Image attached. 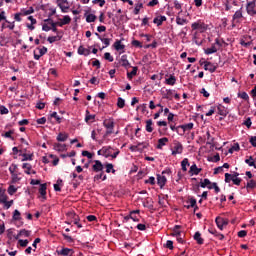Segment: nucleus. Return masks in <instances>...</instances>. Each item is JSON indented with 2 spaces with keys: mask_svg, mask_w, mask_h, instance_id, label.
Listing matches in <instances>:
<instances>
[{
  "mask_svg": "<svg viewBox=\"0 0 256 256\" xmlns=\"http://www.w3.org/2000/svg\"><path fill=\"white\" fill-rule=\"evenodd\" d=\"M204 69L205 71H209L210 73H215V71H217V66H215L213 63L211 62H204Z\"/></svg>",
  "mask_w": 256,
  "mask_h": 256,
  "instance_id": "nucleus-11",
  "label": "nucleus"
},
{
  "mask_svg": "<svg viewBox=\"0 0 256 256\" xmlns=\"http://www.w3.org/2000/svg\"><path fill=\"white\" fill-rule=\"evenodd\" d=\"M211 185V180L209 179H204L203 182L200 183V187H202V189H205V187H208Z\"/></svg>",
  "mask_w": 256,
  "mask_h": 256,
  "instance_id": "nucleus-43",
  "label": "nucleus"
},
{
  "mask_svg": "<svg viewBox=\"0 0 256 256\" xmlns=\"http://www.w3.org/2000/svg\"><path fill=\"white\" fill-rule=\"evenodd\" d=\"M22 161H33V154H22Z\"/></svg>",
  "mask_w": 256,
  "mask_h": 256,
  "instance_id": "nucleus-44",
  "label": "nucleus"
},
{
  "mask_svg": "<svg viewBox=\"0 0 256 256\" xmlns=\"http://www.w3.org/2000/svg\"><path fill=\"white\" fill-rule=\"evenodd\" d=\"M183 153V144L175 140L172 146V155H181Z\"/></svg>",
  "mask_w": 256,
  "mask_h": 256,
  "instance_id": "nucleus-2",
  "label": "nucleus"
},
{
  "mask_svg": "<svg viewBox=\"0 0 256 256\" xmlns=\"http://www.w3.org/2000/svg\"><path fill=\"white\" fill-rule=\"evenodd\" d=\"M194 239L198 243V245H203L204 240H203V238H201V233L196 232L194 234Z\"/></svg>",
  "mask_w": 256,
  "mask_h": 256,
  "instance_id": "nucleus-32",
  "label": "nucleus"
},
{
  "mask_svg": "<svg viewBox=\"0 0 256 256\" xmlns=\"http://www.w3.org/2000/svg\"><path fill=\"white\" fill-rule=\"evenodd\" d=\"M44 23L51 25V31H53V33H57V26L59 27V22H54L51 18H47L44 20Z\"/></svg>",
  "mask_w": 256,
  "mask_h": 256,
  "instance_id": "nucleus-7",
  "label": "nucleus"
},
{
  "mask_svg": "<svg viewBox=\"0 0 256 256\" xmlns=\"http://www.w3.org/2000/svg\"><path fill=\"white\" fill-rule=\"evenodd\" d=\"M245 163L247 165H249V167H253V165H255V161L253 160V156H250L249 159H246Z\"/></svg>",
  "mask_w": 256,
  "mask_h": 256,
  "instance_id": "nucleus-55",
  "label": "nucleus"
},
{
  "mask_svg": "<svg viewBox=\"0 0 256 256\" xmlns=\"http://www.w3.org/2000/svg\"><path fill=\"white\" fill-rule=\"evenodd\" d=\"M8 193H9L10 195H15V193H17V187H15L14 185H10V186L8 187Z\"/></svg>",
  "mask_w": 256,
  "mask_h": 256,
  "instance_id": "nucleus-47",
  "label": "nucleus"
},
{
  "mask_svg": "<svg viewBox=\"0 0 256 256\" xmlns=\"http://www.w3.org/2000/svg\"><path fill=\"white\" fill-rule=\"evenodd\" d=\"M100 41L105 45V47H109V45H111V39L109 38H100Z\"/></svg>",
  "mask_w": 256,
  "mask_h": 256,
  "instance_id": "nucleus-53",
  "label": "nucleus"
},
{
  "mask_svg": "<svg viewBox=\"0 0 256 256\" xmlns=\"http://www.w3.org/2000/svg\"><path fill=\"white\" fill-rule=\"evenodd\" d=\"M19 237H31V231L22 229L16 236H14V239L17 240Z\"/></svg>",
  "mask_w": 256,
  "mask_h": 256,
  "instance_id": "nucleus-16",
  "label": "nucleus"
},
{
  "mask_svg": "<svg viewBox=\"0 0 256 256\" xmlns=\"http://www.w3.org/2000/svg\"><path fill=\"white\" fill-rule=\"evenodd\" d=\"M219 51V47L212 44L210 48L204 50L206 55H213V53H217Z\"/></svg>",
  "mask_w": 256,
  "mask_h": 256,
  "instance_id": "nucleus-20",
  "label": "nucleus"
},
{
  "mask_svg": "<svg viewBox=\"0 0 256 256\" xmlns=\"http://www.w3.org/2000/svg\"><path fill=\"white\" fill-rule=\"evenodd\" d=\"M250 143H251L252 147H256V136H252L250 138Z\"/></svg>",
  "mask_w": 256,
  "mask_h": 256,
  "instance_id": "nucleus-64",
  "label": "nucleus"
},
{
  "mask_svg": "<svg viewBox=\"0 0 256 256\" xmlns=\"http://www.w3.org/2000/svg\"><path fill=\"white\" fill-rule=\"evenodd\" d=\"M39 193L43 199H47V184H40Z\"/></svg>",
  "mask_w": 256,
  "mask_h": 256,
  "instance_id": "nucleus-18",
  "label": "nucleus"
},
{
  "mask_svg": "<svg viewBox=\"0 0 256 256\" xmlns=\"http://www.w3.org/2000/svg\"><path fill=\"white\" fill-rule=\"evenodd\" d=\"M104 59H106V61H109L110 63H113V61H114L113 56H111V53H109V52H106L104 54Z\"/></svg>",
  "mask_w": 256,
  "mask_h": 256,
  "instance_id": "nucleus-52",
  "label": "nucleus"
},
{
  "mask_svg": "<svg viewBox=\"0 0 256 256\" xmlns=\"http://www.w3.org/2000/svg\"><path fill=\"white\" fill-rule=\"evenodd\" d=\"M120 65L122 67H131V64L129 63V60H127V55H122L119 61Z\"/></svg>",
  "mask_w": 256,
  "mask_h": 256,
  "instance_id": "nucleus-21",
  "label": "nucleus"
},
{
  "mask_svg": "<svg viewBox=\"0 0 256 256\" xmlns=\"http://www.w3.org/2000/svg\"><path fill=\"white\" fill-rule=\"evenodd\" d=\"M58 7H60L62 13H68L69 6L63 5L59 0H57Z\"/></svg>",
  "mask_w": 256,
  "mask_h": 256,
  "instance_id": "nucleus-38",
  "label": "nucleus"
},
{
  "mask_svg": "<svg viewBox=\"0 0 256 256\" xmlns=\"http://www.w3.org/2000/svg\"><path fill=\"white\" fill-rule=\"evenodd\" d=\"M194 124L192 122L188 123V124H184V125H180V135H185L186 131H191V129H193Z\"/></svg>",
  "mask_w": 256,
  "mask_h": 256,
  "instance_id": "nucleus-8",
  "label": "nucleus"
},
{
  "mask_svg": "<svg viewBox=\"0 0 256 256\" xmlns=\"http://www.w3.org/2000/svg\"><path fill=\"white\" fill-rule=\"evenodd\" d=\"M137 215H139V210H133L130 212L132 221L139 222V217H137Z\"/></svg>",
  "mask_w": 256,
  "mask_h": 256,
  "instance_id": "nucleus-30",
  "label": "nucleus"
},
{
  "mask_svg": "<svg viewBox=\"0 0 256 256\" xmlns=\"http://www.w3.org/2000/svg\"><path fill=\"white\" fill-rule=\"evenodd\" d=\"M163 21H167V17L158 16V17L154 18L153 23H155V25L160 27V25H163Z\"/></svg>",
  "mask_w": 256,
  "mask_h": 256,
  "instance_id": "nucleus-24",
  "label": "nucleus"
},
{
  "mask_svg": "<svg viewBox=\"0 0 256 256\" xmlns=\"http://www.w3.org/2000/svg\"><path fill=\"white\" fill-rule=\"evenodd\" d=\"M48 43H55V41H61V36H49L47 38Z\"/></svg>",
  "mask_w": 256,
  "mask_h": 256,
  "instance_id": "nucleus-39",
  "label": "nucleus"
},
{
  "mask_svg": "<svg viewBox=\"0 0 256 256\" xmlns=\"http://www.w3.org/2000/svg\"><path fill=\"white\" fill-rule=\"evenodd\" d=\"M240 147H239V143L234 144L230 149H229V153H233L234 151H239Z\"/></svg>",
  "mask_w": 256,
  "mask_h": 256,
  "instance_id": "nucleus-60",
  "label": "nucleus"
},
{
  "mask_svg": "<svg viewBox=\"0 0 256 256\" xmlns=\"http://www.w3.org/2000/svg\"><path fill=\"white\" fill-rule=\"evenodd\" d=\"M156 107H160L161 109L154 114V119H159V117L161 116V113H163V105L157 104Z\"/></svg>",
  "mask_w": 256,
  "mask_h": 256,
  "instance_id": "nucleus-46",
  "label": "nucleus"
},
{
  "mask_svg": "<svg viewBox=\"0 0 256 256\" xmlns=\"http://www.w3.org/2000/svg\"><path fill=\"white\" fill-rule=\"evenodd\" d=\"M95 114H91L89 110H86V115H85V122L90 125V123H95Z\"/></svg>",
  "mask_w": 256,
  "mask_h": 256,
  "instance_id": "nucleus-14",
  "label": "nucleus"
},
{
  "mask_svg": "<svg viewBox=\"0 0 256 256\" xmlns=\"http://www.w3.org/2000/svg\"><path fill=\"white\" fill-rule=\"evenodd\" d=\"M182 171H187V167H189V159L184 158L181 162Z\"/></svg>",
  "mask_w": 256,
  "mask_h": 256,
  "instance_id": "nucleus-37",
  "label": "nucleus"
},
{
  "mask_svg": "<svg viewBox=\"0 0 256 256\" xmlns=\"http://www.w3.org/2000/svg\"><path fill=\"white\" fill-rule=\"evenodd\" d=\"M37 51H38L39 55L43 57V55H45L47 53V47L43 46L41 48H37Z\"/></svg>",
  "mask_w": 256,
  "mask_h": 256,
  "instance_id": "nucleus-51",
  "label": "nucleus"
},
{
  "mask_svg": "<svg viewBox=\"0 0 256 256\" xmlns=\"http://www.w3.org/2000/svg\"><path fill=\"white\" fill-rule=\"evenodd\" d=\"M238 97L244 99V101H249V94H247V92L238 93Z\"/></svg>",
  "mask_w": 256,
  "mask_h": 256,
  "instance_id": "nucleus-50",
  "label": "nucleus"
},
{
  "mask_svg": "<svg viewBox=\"0 0 256 256\" xmlns=\"http://www.w3.org/2000/svg\"><path fill=\"white\" fill-rule=\"evenodd\" d=\"M56 139H57V141L65 142L67 139H69V134L59 133Z\"/></svg>",
  "mask_w": 256,
  "mask_h": 256,
  "instance_id": "nucleus-28",
  "label": "nucleus"
},
{
  "mask_svg": "<svg viewBox=\"0 0 256 256\" xmlns=\"http://www.w3.org/2000/svg\"><path fill=\"white\" fill-rule=\"evenodd\" d=\"M85 17L87 23H95V21H97V16L95 14L85 13Z\"/></svg>",
  "mask_w": 256,
  "mask_h": 256,
  "instance_id": "nucleus-26",
  "label": "nucleus"
},
{
  "mask_svg": "<svg viewBox=\"0 0 256 256\" xmlns=\"http://www.w3.org/2000/svg\"><path fill=\"white\" fill-rule=\"evenodd\" d=\"M117 106L119 107V109H123V107H125V100L119 97L117 101Z\"/></svg>",
  "mask_w": 256,
  "mask_h": 256,
  "instance_id": "nucleus-48",
  "label": "nucleus"
},
{
  "mask_svg": "<svg viewBox=\"0 0 256 256\" xmlns=\"http://www.w3.org/2000/svg\"><path fill=\"white\" fill-rule=\"evenodd\" d=\"M111 147H103L102 148V155H104L105 157H111Z\"/></svg>",
  "mask_w": 256,
  "mask_h": 256,
  "instance_id": "nucleus-34",
  "label": "nucleus"
},
{
  "mask_svg": "<svg viewBox=\"0 0 256 256\" xmlns=\"http://www.w3.org/2000/svg\"><path fill=\"white\" fill-rule=\"evenodd\" d=\"M7 201V194H5V190L0 188V203H5Z\"/></svg>",
  "mask_w": 256,
  "mask_h": 256,
  "instance_id": "nucleus-36",
  "label": "nucleus"
},
{
  "mask_svg": "<svg viewBox=\"0 0 256 256\" xmlns=\"http://www.w3.org/2000/svg\"><path fill=\"white\" fill-rule=\"evenodd\" d=\"M4 205V208L9 209L13 205V200L2 202Z\"/></svg>",
  "mask_w": 256,
  "mask_h": 256,
  "instance_id": "nucleus-62",
  "label": "nucleus"
},
{
  "mask_svg": "<svg viewBox=\"0 0 256 256\" xmlns=\"http://www.w3.org/2000/svg\"><path fill=\"white\" fill-rule=\"evenodd\" d=\"M243 17V12L241 10H238L234 13L233 19H241Z\"/></svg>",
  "mask_w": 256,
  "mask_h": 256,
  "instance_id": "nucleus-56",
  "label": "nucleus"
},
{
  "mask_svg": "<svg viewBox=\"0 0 256 256\" xmlns=\"http://www.w3.org/2000/svg\"><path fill=\"white\" fill-rule=\"evenodd\" d=\"M13 133H15V131L14 130H10V131H8V132H6L5 134H4V137H6V139H12L13 140Z\"/></svg>",
  "mask_w": 256,
  "mask_h": 256,
  "instance_id": "nucleus-61",
  "label": "nucleus"
},
{
  "mask_svg": "<svg viewBox=\"0 0 256 256\" xmlns=\"http://www.w3.org/2000/svg\"><path fill=\"white\" fill-rule=\"evenodd\" d=\"M246 11L248 15H251V16L256 15L255 2H249L246 6Z\"/></svg>",
  "mask_w": 256,
  "mask_h": 256,
  "instance_id": "nucleus-9",
  "label": "nucleus"
},
{
  "mask_svg": "<svg viewBox=\"0 0 256 256\" xmlns=\"http://www.w3.org/2000/svg\"><path fill=\"white\" fill-rule=\"evenodd\" d=\"M113 47L116 51H123L125 49V44H122L121 40H116Z\"/></svg>",
  "mask_w": 256,
  "mask_h": 256,
  "instance_id": "nucleus-23",
  "label": "nucleus"
},
{
  "mask_svg": "<svg viewBox=\"0 0 256 256\" xmlns=\"http://www.w3.org/2000/svg\"><path fill=\"white\" fill-rule=\"evenodd\" d=\"M149 147V143L147 142H140L137 145L130 146V151L136 152V151H144V149H147Z\"/></svg>",
  "mask_w": 256,
  "mask_h": 256,
  "instance_id": "nucleus-4",
  "label": "nucleus"
},
{
  "mask_svg": "<svg viewBox=\"0 0 256 256\" xmlns=\"http://www.w3.org/2000/svg\"><path fill=\"white\" fill-rule=\"evenodd\" d=\"M133 47H138L139 49L143 48V44L139 40L132 41Z\"/></svg>",
  "mask_w": 256,
  "mask_h": 256,
  "instance_id": "nucleus-58",
  "label": "nucleus"
},
{
  "mask_svg": "<svg viewBox=\"0 0 256 256\" xmlns=\"http://www.w3.org/2000/svg\"><path fill=\"white\" fill-rule=\"evenodd\" d=\"M231 181H233V177L231 176V174L226 173L225 174V183H231Z\"/></svg>",
  "mask_w": 256,
  "mask_h": 256,
  "instance_id": "nucleus-63",
  "label": "nucleus"
},
{
  "mask_svg": "<svg viewBox=\"0 0 256 256\" xmlns=\"http://www.w3.org/2000/svg\"><path fill=\"white\" fill-rule=\"evenodd\" d=\"M167 143H169V138H167V137L160 138L158 140L157 149H163V147H165V145H167Z\"/></svg>",
  "mask_w": 256,
  "mask_h": 256,
  "instance_id": "nucleus-22",
  "label": "nucleus"
},
{
  "mask_svg": "<svg viewBox=\"0 0 256 256\" xmlns=\"http://www.w3.org/2000/svg\"><path fill=\"white\" fill-rule=\"evenodd\" d=\"M176 23L177 25H187V19L177 16Z\"/></svg>",
  "mask_w": 256,
  "mask_h": 256,
  "instance_id": "nucleus-41",
  "label": "nucleus"
},
{
  "mask_svg": "<svg viewBox=\"0 0 256 256\" xmlns=\"http://www.w3.org/2000/svg\"><path fill=\"white\" fill-rule=\"evenodd\" d=\"M54 151H58V153H63V151H67V145L61 143L53 144Z\"/></svg>",
  "mask_w": 256,
  "mask_h": 256,
  "instance_id": "nucleus-13",
  "label": "nucleus"
},
{
  "mask_svg": "<svg viewBox=\"0 0 256 256\" xmlns=\"http://www.w3.org/2000/svg\"><path fill=\"white\" fill-rule=\"evenodd\" d=\"M189 173L191 175H199L201 173V168H198L196 164L190 167Z\"/></svg>",
  "mask_w": 256,
  "mask_h": 256,
  "instance_id": "nucleus-25",
  "label": "nucleus"
},
{
  "mask_svg": "<svg viewBox=\"0 0 256 256\" xmlns=\"http://www.w3.org/2000/svg\"><path fill=\"white\" fill-rule=\"evenodd\" d=\"M146 131L147 133H153V120L149 119L146 121Z\"/></svg>",
  "mask_w": 256,
  "mask_h": 256,
  "instance_id": "nucleus-29",
  "label": "nucleus"
},
{
  "mask_svg": "<svg viewBox=\"0 0 256 256\" xmlns=\"http://www.w3.org/2000/svg\"><path fill=\"white\" fill-rule=\"evenodd\" d=\"M20 13H21L22 16L31 15L32 13H35V9H33V7H30L27 10L22 9Z\"/></svg>",
  "mask_w": 256,
  "mask_h": 256,
  "instance_id": "nucleus-33",
  "label": "nucleus"
},
{
  "mask_svg": "<svg viewBox=\"0 0 256 256\" xmlns=\"http://www.w3.org/2000/svg\"><path fill=\"white\" fill-rule=\"evenodd\" d=\"M256 187V182L255 180H250L247 185H246V189H255Z\"/></svg>",
  "mask_w": 256,
  "mask_h": 256,
  "instance_id": "nucleus-49",
  "label": "nucleus"
},
{
  "mask_svg": "<svg viewBox=\"0 0 256 256\" xmlns=\"http://www.w3.org/2000/svg\"><path fill=\"white\" fill-rule=\"evenodd\" d=\"M3 29H10V31H13V29H15V22H9V20H6L1 25V30L3 31Z\"/></svg>",
  "mask_w": 256,
  "mask_h": 256,
  "instance_id": "nucleus-15",
  "label": "nucleus"
},
{
  "mask_svg": "<svg viewBox=\"0 0 256 256\" xmlns=\"http://www.w3.org/2000/svg\"><path fill=\"white\" fill-rule=\"evenodd\" d=\"M22 167H23L24 169H26V170H25V173H26L27 175H31V164H29V163H24V164L22 165Z\"/></svg>",
  "mask_w": 256,
  "mask_h": 256,
  "instance_id": "nucleus-45",
  "label": "nucleus"
},
{
  "mask_svg": "<svg viewBox=\"0 0 256 256\" xmlns=\"http://www.w3.org/2000/svg\"><path fill=\"white\" fill-rule=\"evenodd\" d=\"M191 27L194 31H200V33L207 31V25L201 21L192 23Z\"/></svg>",
  "mask_w": 256,
  "mask_h": 256,
  "instance_id": "nucleus-3",
  "label": "nucleus"
},
{
  "mask_svg": "<svg viewBox=\"0 0 256 256\" xmlns=\"http://www.w3.org/2000/svg\"><path fill=\"white\" fill-rule=\"evenodd\" d=\"M71 23V16L65 15L63 18L59 19L58 27H63V25H69Z\"/></svg>",
  "mask_w": 256,
  "mask_h": 256,
  "instance_id": "nucleus-12",
  "label": "nucleus"
},
{
  "mask_svg": "<svg viewBox=\"0 0 256 256\" xmlns=\"http://www.w3.org/2000/svg\"><path fill=\"white\" fill-rule=\"evenodd\" d=\"M101 179H102V181H106L107 180V175H105V172H103V170L100 171L99 174L94 176V181H99Z\"/></svg>",
  "mask_w": 256,
  "mask_h": 256,
  "instance_id": "nucleus-27",
  "label": "nucleus"
},
{
  "mask_svg": "<svg viewBox=\"0 0 256 256\" xmlns=\"http://www.w3.org/2000/svg\"><path fill=\"white\" fill-rule=\"evenodd\" d=\"M18 243H19L20 247H27V245H29V240L20 239V240H18Z\"/></svg>",
  "mask_w": 256,
  "mask_h": 256,
  "instance_id": "nucleus-57",
  "label": "nucleus"
},
{
  "mask_svg": "<svg viewBox=\"0 0 256 256\" xmlns=\"http://www.w3.org/2000/svg\"><path fill=\"white\" fill-rule=\"evenodd\" d=\"M12 219L13 221H21V212H19V210H14Z\"/></svg>",
  "mask_w": 256,
  "mask_h": 256,
  "instance_id": "nucleus-35",
  "label": "nucleus"
},
{
  "mask_svg": "<svg viewBox=\"0 0 256 256\" xmlns=\"http://www.w3.org/2000/svg\"><path fill=\"white\" fill-rule=\"evenodd\" d=\"M165 183H167V178L163 175H158L157 184L159 185L160 189H163V187H165Z\"/></svg>",
  "mask_w": 256,
  "mask_h": 256,
  "instance_id": "nucleus-17",
  "label": "nucleus"
},
{
  "mask_svg": "<svg viewBox=\"0 0 256 256\" xmlns=\"http://www.w3.org/2000/svg\"><path fill=\"white\" fill-rule=\"evenodd\" d=\"M17 170V165H15V164H12L10 167H9V171H10V173H11V175L13 176V177H15V171Z\"/></svg>",
  "mask_w": 256,
  "mask_h": 256,
  "instance_id": "nucleus-59",
  "label": "nucleus"
},
{
  "mask_svg": "<svg viewBox=\"0 0 256 256\" xmlns=\"http://www.w3.org/2000/svg\"><path fill=\"white\" fill-rule=\"evenodd\" d=\"M215 222H216L218 229H220V231H223V227H227V225L229 224V222L225 218H222V217H217Z\"/></svg>",
  "mask_w": 256,
  "mask_h": 256,
  "instance_id": "nucleus-5",
  "label": "nucleus"
},
{
  "mask_svg": "<svg viewBox=\"0 0 256 256\" xmlns=\"http://www.w3.org/2000/svg\"><path fill=\"white\" fill-rule=\"evenodd\" d=\"M165 81H166V85H175V83H177V78H175L174 75H170V77Z\"/></svg>",
  "mask_w": 256,
  "mask_h": 256,
  "instance_id": "nucleus-31",
  "label": "nucleus"
},
{
  "mask_svg": "<svg viewBox=\"0 0 256 256\" xmlns=\"http://www.w3.org/2000/svg\"><path fill=\"white\" fill-rule=\"evenodd\" d=\"M135 75H137V67H133L132 71L127 73L128 79H133Z\"/></svg>",
  "mask_w": 256,
  "mask_h": 256,
  "instance_id": "nucleus-42",
  "label": "nucleus"
},
{
  "mask_svg": "<svg viewBox=\"0 0 256 256\" xmlns=\"http://www.w3.org/2000/svg\"><path fill=\"white\" fill-rule=\"evenodd\" d=\"M82 156L87 157V159H93V154L87 150L82 151Z\"/></svg>",
  "mask_w": 256,
  "mask_h": 256,
  "instance_id": "nucleus-54",
  "label": "nucleus"
},
{
  "mask_svg": "<svg viewBox=\"0 0 256 256\" xmlns=\"http://www.w3.org/2000/svg\"><path fill=\"white\" fill-rule=\"evenodd\" d=\"M78 55H84L85 57L91 55V50L83 47V46H79L78 47Z\"/></svg>",
  "mask_w": 256,
  "mask_h": 256,
  "instance_id": "nucleus-19",
  "label": "nucleus"
},
{
  "mask_svg": "<svg viewBox=\"0 0 256 256\" xmlns=\"http://www.w3.org/2000/svg\"><path fill=\"white\" fill-rule=\"evenodd\" d=\"M58 255H63V256H73V253L75 251L71 248H62L61 250L57 251Z\"/></svg>",
  "mask_w": 256,
  "mask_h": 256,
  "instance_id": "nucleus-10",
  "label": "nucleus"
},
{
  "mask_svg": "<svg viewBox=\"0 0 256 256\" xmlns=\"http://www.w3.org/2000/svg\"><path fill=\"white\" fill-rule=\"evenodd\" d=\"M106 173H115V169H113L112 163L105 164Z\"/></svg>",
  "mask_w": 256,
  "mask_h": 256,
  "instance_id": "nucleus-40",
  "label": "nucleus"
},
{
  "mask_svg": "<svg viewBox=\"0 0 256 256\" xmlns=\"http://www.w3.org/2000/svg\"><path fill=\"white\" fill-rule=\"evenodd\" d=\"M103 125L106 129L105 137L112 135L115 129V120L113 118H108L103 121Z\"/></svg>",
  "mask_w": 256,
  "mask_h": 256,
  "instance_id": "nucleus-1",
  "label": "nucleus"
},
{
  "mask_svg": "<svg viewBox=\"0 0 256 256\" xmlns=\"http://www.w3.org/2000/svg\"><path fill=\"white\" fill-rule=\"evenodd\" d=\"M103 169V163H101V161L99 160H95L94 164L92 165V171H94V173H100L101 171H103Z\"/></svg>",
  "mask_w": 256,
  "mask_h": 256,
  "instance_id": "nucleus-6",
  "label": "nucleus"
}]
</instances>
